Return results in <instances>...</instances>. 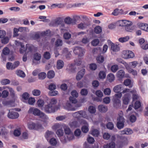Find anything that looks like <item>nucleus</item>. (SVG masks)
<instances>
[{
	"label": "nucleus",
	"instance_id": "5",
	"mask_svg": "<svg viewBox=\"0 0 148 148\" xmlns=\"http://www.w3.org/2000/svg\"><path fill=\"white\" fill-rule=\"evenodd\" d=\"M132 22L130 21L127 23L128 25H127L125 28V30L127 32H131L135 31L136 30V27L134 25L132 26Z\"/></svg>",
	"mask_w": 148,
	"mask_h": 148
},
{
	"label": "nucleus",
	"instance_id": "32",
	"mask_svg": "<svg viewBox=\"0 0 148 148\" xmlns=\"http://www.w3.org/2000/svg\"><path fill=\"white\" fill-rule=\"evenodd\" d=\"M115 143L114 142H111L109 144H108L104 146V148H114Z\"/></svg>",
	"mask_w": 148,
	"mask_h": 148
},
{
	"label": "nucleus",
	"instance_id": "18",
	"mask_svg": "<svg viewBox=\"0 0 148 148\" xmlns=\"http://www.w3.org/2000/svg\"><path fill=\"white\" fill-rule=\"evenodd\" d=\"M138 25L141 29L148 32V24L140 23L138 24Z\"/></svg>",
	"mask_w": 148,
	"mask_h": 148
},
{
	"label": "nucleus",
	"instance_id": "52",
	"mask_svg": "<svg viewBox=\"0 0 148 148\" xmlns=\"http://www.w3.org/2000/svg\"><path fill=\"white\" fill-rule=\"evenodd\" d=\"M98 63H100L103 62L104 61V58L102 56H98L96 58Z\"/></svg>",
	"mask_w": 148,
	"mask_h": 148
},
{
	"label": "nucleus",
	"instance_id": "12",
	"mask_svg": "<svg viewBox=\"0 0 148 148\" xmlns=\"http://www.w3.org/2000/svg\"><path fill=\"white\" fill-rule=\"evenodd\" d=\"M85 73V70L82 69L79 71L77 73L76 77V79L77 80L81 79L84 76Z\"/></svg>",
	"mask_w": 148,
	"mask_h": 148
},
{
	"label": "nucleus",
	"instance_id": "9",
	"mask_svg": "<svg viewBox=\"0 0 148 148\" xmlns=\"http://www.w3.org/2000/svg\"><path fill=\"white\" fill-rule=\"evenodd\" d=\"M123 98V103L125 105H127L130 102L131 96L129 92H127Z\"/></svg>",
	"mask_w": 148,
	"mask_h": 148
},
{
	"label": "nucleus",
	"instance_id": "44",
	"mask_svg": "<svg viewBox=\"0 0 148 148\" xmlns=\"http://www.w3.org/2000/svg\"><path fill=\"white\" fill-rule=\"evenodd\" d=\"M46 76V73L44 72L40 73L38 74V77L40 79H45Z\"/></svg>",
	"mask_w": 148,
	"mask_h": 148
},
{
	"label": "nucleus",
	"instance_id": "38",
	"mask_svg": "<svg viewBox=\"0 0 148 148\" xmlns=\"http://www.w3.org/2000/svg\"><path fill=\"white\" fill-rule=\"evenodd\" d=\"M62 40L60 39H57L56 41L55 45L56 47H60L62 45Z\"/></svg>",
	"mask_w": 148,
	"mask_h": 148
},
{
	"label": "nucleus",
	"instance_id": "10",
	"mask_svg": "<svg viewBox=\"0 0 148 148\" xmlns=\"http://www.w3.org/2000/svg\"><path fill=\"white\" fill-rule=\"evenodd\" d=\"M90 25L89 23L87 22H83L79 24L77 26V28L81 29H84L87 28Z\"/></svg>",
	"mask_w": 148,
	"mask_h": 148
},
{
	"label": "nucleus",
	"instance_id": "14",
	"mask_svg": "<svg viewBox=\"0 0 148 148\" xmlns=\"http://www.w3.org/2000/svg\"><path fill=\"white\" fill-rule=\"evenodd\" d=\"M130 21L126 20H119L118 21L117 23L119 26L121 27H124L125 28V27L127 23Z\"/></svg>",
	"mask_w": 148,
	"mask_h": 148
},
{
	"label": "nucleus",
	"instance_id": "57",
	"mask_svg": "<svg viewBox=\"0 0 148 148\" xmlns=\"http://www.w3.org/2000/svg\"><path fill=\"white\" fill-rule=\"evenodd\" d=\"M106 126L108 129L112 130L114 128V125L113 123L109 122L107 124Z\"/></svg>",
	"mask_w": 148,
	"mask_h": 148
},
{
	"label": "nucleus",
	"instance_id": "26",
	"mask_svg": "<svg viewBox=\"0 0 148 148\" xmlns=\"http://www.w3.org/2000/svg\"><path fill=\"white\" fill-rule=\"evenodd\" d=\"M69 125L71 127L75 128L79 126V124L77 121H71Z\"/></svg>",
	"mask_w": 148,
	"mask_h": 148
},
{
	"label": "nucleus",
	"instance_id": "39",
	"mask_svg": "<svg viewBox=\"0 0 148 148\" xmlns=\"http://www.w3.org/2000/svg\"><path fill=\"white\" fill-rule=\"evenodd\" d=\"M130 39L129 36H126L124 37H122L119 39V42L123 43L128 41Z\"/></svg>",
	"mask_w": 148,
	"mask_h": 148
},
{
	"label": "nucleus",
	"instance_id": "61",
	"mask_svg": "<svg viewBox=\"0 0 148 148\" xmlns=\"http://www.w3.org/2000/svg\"><path fill=\"white\" fill-rule=\"evenodd\" d=\"M124 130L126 135L131 134L133 133V131L130 129L126 128Z\"/></svg>",
	"mask_w": 148,
	"mask_h": 148
},
{
	"label": "nucleus",
	"instance_id": "27",
	"mask_svg": "<svg viewBox=\"0 0 148 148\" xmlns=\"http://www.w3.org/2000/svg\"><path fill=\"white\" fill-rule=\"evenodd\" d=\"M53 134V132L52 131H47L45 135V136L47 140L49 139V138L51 137Z\"/></svg>",
	"mask_w": 148,
	"mask_h": 148
},
{
	"label": "nucleus",
	"instance_id": "13",
	"mask_svg": "<svg viewBox=\"0 0 148 148\" xmlns=\"http://www.w3.org/2000/svg\"><path fill=\"white\" fill-rule=\"evenodd\" d=\"M125 67L126 70H127L128 73L132 74L133 75H136L137 74V71L131 68L128 64H127L125 66Z\"/></svg>",
	"mask_w": 148,
	"mask_h": 148
},
{
	"label": "nucleus",
	"instance_id": "33",
	"mask_svg": "<svg viewBox=\"0 0 148 148\" xmlns=\"http://www.w3.org/2000/svg\"><path fill=\"white\" fill-rule=\"evenodd\" d=\"M16 73L18 76L21 77H24L25 76V75L24 72L21 70H17L16 71Z\"/></svg>",
	"mask_w": 148,
	"mask_h": 148
},
{
	"label": "nucleus",
	"instance_id": "58",
	"mask_svg": "<svg viewBox=\"0 0 148 148\" xmlns=\"http://www.w3.org/2000/svg\"><path fill=\"white\" fill-rule=\"evenodd\" d=\"M41 55L39 53H36L34 55V60H39L41 59Z\"/></svg>",
	"mask_w": 148,
	"mask_h": 148
},
{
	"label": "nucleus",
	"instance_id": "8",
	"mask_svg": "<svg viewBox=\"0 0 148 148\" xmlns=\"http://www.w3.org/2000/svg\"><path fill=\"white\" fill-rule=\"evenodd\" d=\"M79 112H80L81 117H82L90 121L92 120V116L91 115H88L85 111L84 110H80L79 111Z\"/></svg>",
	"mask_w": 148,
	"mask_h": 148
},
{
	"label": "nucleus",
	"instance_id": "37",
	"mask_svg": "<svg viewBox=\"0 0 148 148\" xmlns=\"http://www.w3.org/2000/svg\"><path fill=\"white\" fill-rule=\"evenodd\" d=\"M94 32L97 34H99L102 32L101 27L99 26H97L94 28Z\"/></svg>",
	"mask_w": 148,
	"mask_h": 148
},
{
	"label": "nucleus",
	"instance_id": "2",
	"mask_svg": "<svg viewBox=\"0 0 148 148\" xmlns=\"http://www.w3.org/2000/svg\"><path fill=\"white\" fill-rule=\"evenodd\" d=\"M118 115L117 119L116 126L119 129H121L124 127L125 119L123 116V113L122 112H121Z\"/></svg>",
	"mask_w": 148,
	"mask_h": 148
},
{
	"label": "nucleus",
	"instance_id": "63",
	"mask_svg": "<svg viewBox=\"0 0 148 148\" xmlns=\"http://www.w3.org/2000/svg\"><path fill=\"white\" fill-rule=\"evenodd\" d=\"M72 115L73 117L77 118H79L81 117V116L80 114V112H79V111L73 113L72 114Z\"/></svg>",
	"mask_w": 148,
	"mask_h": 148
},
{
	"label": "nucleus",
	"instance_id": "31",
	"mask_svg": "<svg viewBox=\"0 0 148 148\" xmlns=\"http://www.w3.org/2000/svg\"><path fill=\"white\" fill-rule=\"evenodd\" d=\"M2 103L4 106H7L8 107H10L13 106L12 104L13 103L10 101H5L3 102Z\"/></svg>",
	"mask_w": 148,
	"mask_h": 148
},
{
	"label": "nucleus",
	"instance_id": "45",
	"mask_svg": "<svg viewBox=\"0 0 148 148\" xmlns=\"http://www.w3.org/2000/svg\"><path fill=\"white\" fill-rule=\"evenodd\" d=\"M127 59L132 58L134 57V54L133 52L131 51H128Z\"/></svg>",
	"mask_w": 148,
	"mask_h": 148
},
{
	"label": "nucleus",
	"instance_id": "6",
	"mask_svg": "<svg viewBox=\"0 0 148 148\" xmlns=\"http://www.w3.org/2000/svg\"><path fill=\"white\" fill-rule=\"evenodd\" d=\"M28 112L29 114H32L35 116H38L40 117L41 116V114L43 113L41 112L38 109L34 108H30L28 111Z\"/></svg>",
	"mask_w": 148,
	"mask_h": 148
},
{
	"label": "nucleus",
	"instance_id": "60",
	"mask_svg": "<svg viewBox=\"0 0 148 148\" xmlns=\"http://www.w3.org/2000/svg\"><path fill=\"white\" fill-rule=\"evenodd\" d=\"M82 130L84 133H86L89 130L88 125H84L82 128Z\"/></svg>",
	"mask_w": 148,
	"mask_h": 148
},
{
	"label": "nucleus",
	"instance_id": "23",
	"mask_svg": "<svg viewBox=\"0 0 148 148\" xmlns=\"http://www.w3.org/2000/svg\"><path fill=\"white\" fill-rule=\"evenodd\" d=\"M64 107L65 109L69 110L74 111L75 110L74 108L73 107L71 104L69 102L66 103Z\"/></svg>",
	"mask_w": 148,
	"mask_h": 148
},
{
	"label": "nucleus",
	"instance_id": "50",
	"mask_svg": "<svg viewBox=\"0 0 148 148\" xmlns=\"http://www.w3.org/2000/svg\"><path fill=\"white\" fill-rule=\"evenodd\" d=\"M99 131L96 129H93L91 131V134L94 136H97L99 135Z\"/></svg>",
	"mask_w": 148,
	"mask_h": 148
},
{
	"label": "nucleus",
	"instance_id": "29",
	"mask_svg": "<svg viewBox=\"0 0 148 148\" xmlns=\"http://www.w3.org/2000/svg\"><path fill=\"white\" fill-rule=\"evenodd\" d=\"M115 76L112 73H110L107 76V79L110 82H112L114 80Z\"/></svg>",
	"mask_w": 148,
	"mask_h": 148
},
{
	"label": "nucleus",
	"instance_id": "42",
	"mask_svg": "<svg viewBox=\"0 0 148 148\" xmlns=\"http://www.w3.org/2000/svg\"><path fill=\"white\" fill-rule=\"evenodd\" d=\"M26 52L28 53L31 52L33 49V46L29 44H27L26 47Z\"/></svg>",
	"mask_w": 148,
	"mask_h": 148
},
{
	"label": "nucleus",
	"instance_id": "17",
	"mask_svg": "<svg viewBox=\"0 0 148 148\" xmlns=\"http://www.w3.org/2000/svg\"><path fill=\"white\" fill-rule=\"evenodd\" d=\"M125 75V71L121 69L117 72L116 76L118 78L121 79L124 77Z\"/></svg>",
	"mask_w": 148,
	"mask_h": 148
},
{
	"label": "nucleus",
	"instance_id": "35",
	"mask_svg": "<svg viewBox=\"0 0 148 148\" xmlns=\"http://www.w3.org/2000/svg\"><path fill=\"white\" fill-rule=\"evenodd\" d=\"M118 69V66L116 64H114L111 66L110 69L112 72L115 73L116 72Z\"/></svg>",
	"mask_w": 148,
	"mask_h": 148
},
{
	"label": "nucleus",
	"instance_id": "56",
	"mask_svg": "<svg viewBox=\"0 0 148 148\" xmlns=\"http://www.w3.org/2000/svg\"><path fill=\"white\" fill-rule=\"evenodd\" d=\"M66 118V116H60L57 117L56 119L58 121H62L65 119Z\"/></svg>",
	"mask_w": 148,
	"mask_h": 148
},
{
	"label": "nucleus",
	"instance_id": "25",
	"mask_svg": "<svg viewBox=\"0 0 148 148\" xmlns=\"http://www.w3.org/2000/svg\"><path fill=\"white\" fill-rule=\"evenodd\" d=\"M64 62L61 60H58L57 62L56 66L58 69H62L64 66Z\"/></svg>",
	"mask_w": 148,
	"mask_h": 148
},
{
	"label": "nucleus",
	"instance_id": "28",
	"mask_svg": "<svg viewBox=\"0 0 148 148\" xmlns=\"http://www.w3.org/2000/svg\"><path fill=\"white\" fill-rule=\"evenodd\" d=\"M55 75V72L53 71L50 70L49 71L47 74V77L49 79H51L53 78Z\"/></svg>",
	"mask_w": 148,
	"mask_h": 148
},
{
	"label": "nucleus",
	"instance_id": "40",
	"mask_svg": "<svg viewBox=\"0 0 148 148\" xmlns=\"http://www.w3.org/2000/svg\"><path fill=\"white\" fill-rule=\"evenodd\" d=\"M37 104L38 107H42L44 105V102L43 100L39 99L37 101Z\"/></svg>",
	"mask_w": 148,
	"mask_h": 148
},
{
	"label": "nucleus",
	"instance_id": "49",
	"mask_svg": "<svg viewBox=\"0 0 148 148\" xmlns=\"http://www.w3.org/2000/svg\"><path fill=\"white\" fill-rule=\"evenodd\" d=\"M9 38L8 37L6 36L3 37V38L1 39V42L3 44H5L8 43L9 41Z\"/></svg>",
	"mask_w": 148,
	"mask_h": 148
},
{
	"label": "nucleus",
	"instance_id": "15",
	"mask_svg": "<svg viewBox=\"0 0 148 148\" xmlns=\"http://www.w3.org/2000/svg\"><path fill=\"white\" fill-rule=\"evenodd\" d=\"M129 89L127 88L125 89V90H123L121 92L116 94L113 97L120 99L122 96V93L124 94L125 93L129 92Z\"/></svg>",
	"mask_w": 148,
	"mask_h": 148
},
{
	"label": "nucleus",
	"instance_id": "3",
	"mask_svg": "<svg viewBox=\"0 0 148 148\" xmlns=\"http://www.w3.org/2000/svg\"><path fill=\"white\" fill-rule=\"evenodd\" d=\"M73 51L75 55H78L79 57H81L84 55L86 50L81 47H75L73 48Z\"/></svg>",
	"mask_w": 148,
	"mask_h": 148
},
{
	"label": "nucleus",
	"instance_id": "24",
	"mask_svg": "<svg viewBox=\"0 0 148 148\" xmlns=\"http://www.w3.org/2000/svg\"><path fill=\"white\" fill-rule=\"evenodd\" d=\"M123 13V11L122 9L116 8L112 12V14L114 16H117L118 14H121Z\"/></svg>",
	"mask_w": 148,
	"mask_h": 148
},
{
	"label": "nucleus",
	"instance_id": "7",
	"mask_svg": "<svg viewBox=\"0 0 148 148\" xmlns=\"http://www.w3.org/2000/svg\"><path fill=\"white\" fill-rule=\"evenodd\" d=\"M7 116L10 119H15L18 118L19 115L17 112L13 111H10V110H9V112Z\"/></svg>",
	"mask_w": 148,
	"mask_h": 148
},
{
	"label": "nucleus",
	"instance_id": "30",
	"mask_svg": "<svg viewBox=\"0 0 148 148\" xmlns=\"http://www.w3.org/2000/svg\"><path fill=\"white\" fill-rule=\"evenodd\" d=\"M32 93L34 96H38L40 95L41 91L39 90L34 89L32 91Z\"/></svg>",
	"mask_w": 148,
	"mask_h": 148
},
{
	"label": "nucleus",
	"instance_id": "59",
	"mask_svg": "<svg viewBox=\"0 0 148 148\" xmlns=\"http://www.w3.org/2000/svg\"><path fill=\"white\" fill-rule=\"evenodd\" d=\"M50 144L53 145H55L57 144V141L56 139L54 138H51L49 140Z\"/></svg>",
	"mask_w": 148,
	"mask_h": 148
},
{
	"label": "nucleus",
	"instance_id": "47",
	"mask_svg": "<svg viewBox=\"0 0 148 148\" xmlns=\"http://www.w3.org/2000/svg\"><path fill=\"white\" fill-rule=\"evenodd\" d=\"M99 76L100 79H104L106 77V73L104 71H101L99 73Z\"/></svg>",
	"mask_w": 148,
	"mask_h": 148
},
{
	"label": "nucleus",
	"instance_id": "54",
	"mask_svg": "<svg viewBox=\"0 0 148 148\" xmlns=\"http://www.w3.org/2000/svg\"><path fill=\"white\" fill-rule=\"evenodd\" d=\"M2 84L3 85H5L10 84V80L8 79H3L1 81Z\"/></svg>",
	"mask_w": 148,
	"mask_h": 148
},
{
	"label": "nucleus",
	"instance_id": "20",
	"mask_svg": "<svg viewBox=\"0 0 148 148\" xmlns=\"http://www.w3.org/2000/svg\"><path fill=\"white\" fill-rule=\"evenodd\" d=\"M98 108L99 111L102 113H105L108 110L107 107L103 105H99Z\"/></svg>",
	"mask_w": 148,
	"mask_h": 148
},
{
	"label": "nucleus",
	"instance_id": "22",
	"mask_svg": "<svg viewBox=\"0 0 148 148\" xmlns=\"http://www.w3.org/2000/svg\"><path fill=\"white\" fill-rule=\"evenodd\" d=\"M123 85L121 84H119L115 86L113 88V91L116 92H118L123 89Z\"/></svg>",
	"mask_w": 148,
	"mask_h": 148
},
{
	"label": "nucleus",
	"instance_id": "43",
	"mask_svg": "<svg viewBox=\"0 0 148 148\" xmlns=\"http://www.w3.org/2000/svg\"><path fill=\"white\" fill-rule=\"evenodd\" d=\"M123 83L124 85L126 86H130V87H132V86L131 85V81L130 79H127L125 80Z\"/></svg>",
	"mask_w": 148,
	"mask_h": 148
},
{
	"label": "nucleus",
	"instance_id": "21",
	"mask_svg": "<svg viewBox=\"0 0 148 148\" xmlns=\"http://www.w3.org/2000/svg\"><path fill=\"white\" fill-rule=\"evenodd\" d=\"M40 117L42 121L45 123H47L49 121V117L44 113H42Z\"/></svg>",
	"mask_w": 148,
	"mask_h": 148
},
{
	"label": "nucleus",
	"instance_id": "4",
	"mask_svg": "<svg viewBox=\"0 0 148 148\" xmlns=\"http://www.w3.org/2000/svg\"><path fill=\"white\" fill-rule=\"evenodd\" d=\"M28 128L30 130H38L42 127L41 124L37 123H35L33 122H30L27 124Z\"/></svg>",
	"mask_w": 148,
	"mask_h": 148
},
{
	"label": "nucleus",
	"instance_id": "53",
	"mask_svg": "<svg viewBox=\"0 0 148 148\" xmlns=\"http://www.w3.org/2000/svg\"><path fill=\"white\" fill-rule=\"evenodd\" d=\"M56 133L59 137L62 136L64 134L63 130L61 129H58L56 132Z\"/></svg>",
	"mask_w": 148,
	"mask_h": 148
},
{
	"label": "nucleus",
	"instance_id": "48",
	"mask_svg": "<svg viewBox=\"0 0 148 148\" xmlns=\"http://www.w3.org/2000/svg\"><path fill=\"white\" fill-rule=\"evenodd\" d=\"M1 94L2 98H6L8 96L9 92L6 90H4L2 91Z\"/></svg>",
	"mask_w": 148,
	"mask_h": 148
},
{
	"label": "nucleus",
	"instance_id": "16",
	"mask_svg": "<svg viewBox=\"0 0 148 148\" xmlns=\"http://www.w3.org/2000/svg\"><path fill=\"white\" fill-rule=\"evenodd\" d=\"M116 136L118 138L120 139L123 144L125 145L127 144L128 140L127 138L123 136H121L118 134L116 135Z\"/></svg>",
	"mask_w": 148,
	"mask_h": 148
},
{
	"label": "nucleus",
	"instance_id": "36",
	"mask_svg": "<svg viewBox=\"0 0 148 148\" xmlns=\"http://www.w3.org/2000/svg\"><path fill=\"white\" fill-rule=\"evenodd\" d=\"M138 64V62L136 61H133L130 62L129 63V65L130 67H131L132 68H135Z\"/></svg>",
	"mask_w": 148,
	"mask_h": 148
},
{
	"label": "nucleus",
	"instance_id": "19",
	"mask_svg": "<svg viewBox=\"0 0 148 148\" xmlns=\"http://www.w3.org/2000/svg\"><path fill=\"white\" fill-rule=\"evenodd\" d=\"M131 93L132 94V99L133 101H134L138 99L139 98V96L138 95L136 90L130 91L129 92Z\"/></svg>",
	"mask_w": 148,
	"mask_h": 148
},
{
	"label": "nucleus",
	"instance_id": "55",
	"mask_svg": "<svg viewBox=\"0 0 148 148\" xmlns=\"http://www.w3.org/2000/svg\"><path fill=\"white\" fill-rule=\"evenodd\" d=\"M10 50L7 47H5L3 50V53L5 55H8L10 53Z\"/></svg>",
	"mask_w": 148,
	"mask_h": 148
},
{
	"label": "nucleus",
	"instance_id": "34",
	"mask_svg": "<svg viewBox=\"0 0 148 148\" xmlns=\"http://www.w3.org/2000/svg\"><path fill=\"white\" fill-rule=\"evenodd\" d=\"M111 49L114 51H118L120 50L119 47L118 45L114 44L112 45L111 46Z\"/></svg>",
	"mask_w": 148,
	"mask_h": 148
},
{
	"label": "nucleus",
	"instance_id": "62",
	"mask_svg": "<svg viewBox=\"0 0 148 148\" xmlns=\"http://www.w3.org/2000/svg\"><path fill=\"white\" fill-rule=\"evenodd\" d=\"M44 57L46 59H49L51 58V55L49 52H46L44 54Z\"/></svg>",
	"mask_w": 148,
	"mask_h": 148
},
{
	"label": "nucleus",
	"instance_id": "11",
	"mask_svg": "<svg viewBox=\"0 0 148 148\" xmlns=\"http://www.w3.org/2000/svg\"><path fill=\"white\" fill-rule=\"evenodd\" d=\"M64 22L67 24H72L73 25H75L76 24V21L72 19L69 16L65 18Z\"/></svg>",
	"mask_w": 148,
	"mask_h": 148
},
{
	"label": "nucleus",
	"instance_id": "46",
	"mask_svg": "<svg viewBox=\"0 0 148 148\" xmlns=\"http://www.w3.org/2000/svg\"><path fill=\"white\" fill-rule=\"evenodd\" d=\"M64 127L65 133L67 135L72 133L69 128L67 126H65Z\"/></svg>",
	"mask_w": 148,
	"mask_h": 148
},
{
	"label": "nucleus",
	"instance_id": "51",
	"mask_svg": "<svg viewBox=\"0 0 148 148\" xmlns=\"http://www.w3.org/2000/svg\"><path fill=\"white\" fill-rule=\"evenodd\" d=\"M89 68L91 70L94 71L97 69V65L96 64L92 63L90 64Z\"/></svg>",
	"mask_w": 148,
	"mask_h": 148
},
{
	"label": "nucleus",
	"instance_id": "41",
	"mask_svg": "<svg viewBox=\"0 0 148 148\" xmlns=\"http://www.w3.org/2000/svg\"><path fill=\"white\" fill-rule=\"evenodd\" d=\"M88 110L89 112L91 114H94L96 111L95 107L92 106H90L89 107Z\"/></svg>",
	"mask_w": 148,
	"mask_h": 148
},
{
	"label": "nucleus",
	"instance_id": "64",
	"mask_svg": "<svg viewBox=\"0 0 148 148\" xmlns=\"http://www.w3.org/2000/svg\"><path fill=\"white\" fill-rule=\"evenodd\" d=\"M56 86L54 84H51L49 86V90L52 91L56 89Z\"/></svg>",
	"mask_w": 148,
	"mask_h": 148
},
{
	"label": "nucleus",
	"instance_id": "1",
	"mask_svg": "<svg viewBox=\"0 0 148 148\" xmlns=\"http://www.w3.org/2000/svg\"><path fill=\"white\" fill-rule=\"evenodd\" d=\"M57 103V99L54 98L50 99L48 104L45 106L44 109L45 111L48 113L55 112L58 109L56 106Z\"/></svg>",
	"mask_w": 148,
	"mask_h": 148
}]
</instances>
